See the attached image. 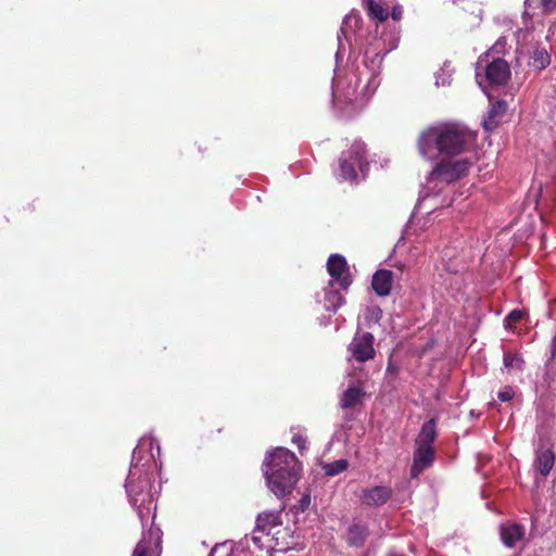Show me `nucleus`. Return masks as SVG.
<instances>
[{
    "instance_id": "obj_16",
    "label": "nucleus",
    "mask_w": 556,
    "mask_h": 556,
    "mask_svg": "<svg viewBox=\"0 0 556 556\" xmlns=\"http://www.w3.org/2000/svg\"><path fill=\"white\" fill-rule=\"evenodd\" d=\"M435 435V422L433 419L428 420L422 425L421 430L416 439L415 445L432 447Z\"/></svg>"
},
{
    "instance_id": "obj_3",
    "label": "nucleus",
    "mask_w": 556,
    "mask_h": 556,
    "mask_svg": "<svg viewBox=\"0 0 556 556\" xmlns=\"http://www.w3.org/2000/svg\"><path fill=\"white\" fill-rule=\"evenodd\" d=\"M129 501L132 506L137 507V513L142 522L148 519L152 504L154 502L151 494V479L144 473L137 465H134L130 470L125 484Z\"/></svg>"
},
{
    "instance_id": "obj_37",
    "label": "nucleus",
    "mask_w": 556,
    "mask_h": 556,
    "mask_svg": "<svg viewBox=\"0 0 556 556\" xmlns=\"http://www.w3.org/2000/svg\"><path fill=\"white\" fill-rule=\"evenodd\" d=\"M367 58V53L365 54V59ZM364 64L367 66V61H364Z\"/></svg>"
},
{
    "instance_id": "obj_2",
    "label": "nucleus",
    "mask_w": 556,
    "mask_h": 556,
    "mask_svg": "<svg viewBox=\"0 0 556 556\" xmlns=\"http://www.w3.org/2000/svg\"><path fill=\"white\" fill-rule=\"evenodd\" d=\"M267 486L277 496L283 497L295 486L300 478V463L291 451L277 447L264 460Z\"/></svg>"
},
{
    "instance_id": "obj_15",
    "label": "nucleus",
    "mask_w": 556,
    "mask_h": 556,
    "mask_svg": "<svg viewBox=\"0 0 556 556\" xmlns=\"http://www.w3.org/2000/svg\"><path fill=\"white\" fill-rule=\"evenodd\" d=\"M554 463L555 455L551 450L546 448L536 453L535 467L543 477H546L551 472Z\"/></svg>"
},
{
    "instance_id": "obj_6",
    "label": "nucleus",
    "mask_w": 556,
    "mask_h": 556,
    "mask_svg": "<svg viewBox=\"0 0 556 556\" xmlns=\"http://www.w3.org/2000/svg\"><path fill=\"white\" fill-rule=\"evenodd\" d=\"M348 351L351 357L359 363L374 358V336L369 332H357L349 344Z\"/></svg>"
},
{
    "instance_id": "obj_29",
    "label": "nucleus",
    "mask_w": 556,
    "mask_h": 556,
    "mask_svg": "<svg viewBox=\"0 0 556 556\" xmlns=\"http://www.w3.org/2000/svg\"><path fill=\"white\" fill-rule=\"evenodd\" d=\"M541 7L545 14H549L556 9V0H541Z\"/></svg>"
},
{
    "instance_id": "obj_18",
    "label": "nucleus",
    "mask_w": 556,
    "mask_h": 556,
    "mask_svg": "<svg viewBox=\"0 0 556 556\" xmlns=\"http://www.w3.org/2000/svg\"><path fill=\"white\" fill-rule=\"evenodd\" d=\"M506 111V103L504 101H498L492 104L488 118L483 122L484 128L486 130L494 129L498 124V118L503 116Z\"/></svg>"
},
{
    "instance_id": "obj_13",
    "label": "nucleus",
    "mask_w": 556,
    "mask_h": 556,
    "mask_svg": "<svg viewBox=\"0 0 556 556\" xmlns=\"http://www.w3.org/2000/svg\"><path fill=\"white\" fill-rule=\"evenodd\" d=\"M369 535L368 527L365 523L354 522L346 531V542L350 546L362 547Z\"/></svg>"
},
{
    "instance_id": "obj_14",
    "label": "nucleus",
    "mask_w": 556,
    "mask_h": 556,
    "mask_svg": "<svg viewBox=\"0 0 556 556\" xmlns=\"http://www.w3.org/2000/svg\"><path fill=\"white\" fill-rule=\"evenodd\" d=\"M372 289L380 296H386L390 293L392 287V271L388 269L378 270L372 276Z\"/></svg>"
},
{
    "instance_id": "obj_5",
    "label": "nucleus",
    "mask_w": 556,
    "mask_h": 556,
    "mask_svg": "<svg viewBox=\"0 0 556 556\" xmlns=\"http://www.w3.org/2000/svg\"><path fill=\"white\" fill-rule=\"evenodd\" d=\"M481 72H484L486 80L492 85H503L507 81L510 75V70L507 62L503 59H494L489 63L488 60L480 59L477 62L476 78L480 87L483 88L480 80Z\"/></svg>"
},
{
    "instance_id": "obj_22",
    "label": "nucleus",
    "mask_w": 556,
    "mask_h": 556,
    "mask_svg": "<svg viewBox=\"0 0 556 556\" xmlns=\"http://www.w3.org/2000/svg\"><path fill=\"white\" fill-rule=\"evenodd\" d=\"M551 63L549 55L544 48H536L531 56V65L536 70H543Z\"/></svg>"
},
{
    "instance_id": "obj_34",
    "label": "nucleus",
    "mask_w": 556,
    "mask_h": 556,
    "mask_svg": "<svg viewBox=\"0 0 556 556\" xmlns=\"http://www.w3.org/2000/svg\"><path fill=\"white\" fill-rule=\"evenodd\" d=\"M551 348H552V354L555 355L556 354V332H555V336L553 338Z\"/></svg>"
},
{
    "instance_id": "obj_4",
    "label": "nucleus",
    "mask_w": 556,
    "mask_h": 556,
    "mask_svg": "<svg viewBox=\"0 0 556 556\" xmlns=\"http://www.w3.org/2000/svg\"><path fill=\"white\" fill-rule=\"evenodd\" d=\"M368 163L366 161L365 144L355 141L348 152H343L339 159L340 176L344 180H354L356 178L355 166L364 173Z\"/></svg>"
},
{
    "instance_id": "obj_10",
    "label": "nucleus",
    "mask_w": 556,
    "mask_h": 556,
    "mask_svg": "<svg viewBox=\"0 0 556 556\" xmlns=\"http://www.w3.org/2000/svg\"><path fill=\"white\" fill-rule=\"evenodd\" d=\"M392 495V490L386 485H376L362 490L361 500L367 506H381L386 504Z\"/></svg>"
},
{
    "instance_id": "obj_17",
    "label": "nucleus",
    "mask_w": 556,
    "mask_h": 556,
    "mask_svg": "<svg viewBox=\"0 0 556 556\" xmlns=\"http://www.w3.org/2000/svg\"><path fill=\"white\" fill-rule=\"evenodd\" d=\"M344 302L342 294L333 289V282L329 281L325 288L324 307L327 311L336 312Z\"/></svg>"
},
{
    "instance_id": "obj_11",
    "label": "nucleus",
    "mask_w": 556,
    "mask_h": 556,
    "mask_svg": "<svg viewBox=\"0 0 556 556\" xmlns=\"http://www.w3.org/2000/svg\"><path fill=\"white\" fill-rule=\"evenodd\" d=\"M361 23V16L354 12H351L344 17L340 31L338 34L339 50L337 54L342 49V38L350 41L352 36L356 33V30L359 29Z\"/></svg>"
},
{
    "instance_id": "obj_27",
    "label": "nucleus",
    "mask_w": 556,
    "mask_h": 556,
    "mask_svg": "<svg viewBox=\"0 0 556 556\" xmlns=\"http://www.w3.org/2000/svg\"><path fill=\"white\" fill-rule=\"evenodd\" d=\"M382 311L378 306L368 307L366 309V319L378 323L381 318Z\"/></svg>"
},
{
    "instance_id": "obj_31",
    "label": "nucleus",
    "mask_w": 556,
    "mask_h": 556,
    "mask_svg": "<svg viewBox=\"0 0 556 556\" xmlns=\"http://www.w3.org/2000/svg\"><path fill=\"white\" fill-rule=\"evenodd\" d=\"M522 318V312L519 309H514L506 317V320L517 321Z\"/></svg>"
},
{
    "instance_id": "obj_32",
    "label": "nucleus",
    "mask_w": 556,
    "mask_h": 556,
    "mask_svg": "<svg viewBox=\"0 0 556 556\" xmlns=\"http://www.w3.org/2000/svg\"><path fill=\"white\" fill-rule=\"evenodd\" d=\"M402 14H403V10L401 7H394L392 10V13H391L392 18L395 21H399L402 17Z\"/></svg>"
},
{
    "instance_id": "obj_7",
    "label": "nucleus",
    "mask_w": 556,
    "mask_h": 556,
    "mask_svg": "<svg viewBox=\"0 0 556 556\" xmlns=\"http://www.w3.org/2000/svg\"><path fill=\"white\" fill-rule=\"evenodd\" d=\"M470 164L471 163L468 160L442 162L432 169L430 176L432 178H440L443 181L451 182L464 176Z\"/></svg>"
},
{
    "instance_id": "obj_9",
    "label": "nucleus",
    "mask_w": 556,
    "mask_h": 556,
    "mask_svg": "<svg viewBox=\"0 0 556 556\" xmlns=\"http://www.w3.org/2000/svg\"><path fill=\"white\" fill-rule=\"evenodd\" d=\"M434 460L433 447L417 446L415 445L413 465L410 467V477L418 478V476L428 467L432 465Z\"/></svg>"
},
{
    "instance_id": "obj_35",
    "label": "nucleus",
    "mask_w": 556,
    "mask_h": 556,
    "mask_svg": "<svg viewBox=\"0 0 556 556\" xmlns=\"http://www.w3.org/2000/svg\"><path fill=\"white\" fill-rule=\"evenodd\" d=\"M155 443V441L153 439H151L150 441V447L152 448L153 447V444Z\"/></svg>"
},
{
    "instance_id": "obj_30",
    "label": "nucleus",
    "mask_w": 556,
    "mask_h": 556,
    "mask_svg": "<svg viewBox=\"0 0 556 556\" xmlns=\"http://www.w3.org/2000/svg\"><path fill=\"white\" fill-rule=\"evenodd\" d=\"M292 442L298 445L300 451H303L305 448V438L301 434H294L292 437Z\"/></svg>"
},
{
    "instance_id": "obj_24",
    "label": "nucleus",
    "mask_w": 556,
    "mask_h": 556,
    "mask_svg": "<svg viewBox=\"0 0 556 556\" xmlns=\"http://www.w3.org/2000/svg\"><path fill=\"white\" fill-rule=\"evenodd\" d=\"M152 544V533H150L137 543L131 556H151Z\"/></svg>"
},
{
    "instance_id": "obj_33",
    "label": "nucleus",
    "mask_w": 556,
    "mask_h": 556,
    "mask_svg": "<svg viewBox=\"0 0 556 556\" xmlns=\"http://www.w3.org/2000/svg\"><path fill=\"white\" fill-rule=\"evenodd\" d=\"M309 503H311V496L308 494L304 495L300 501L302 510L306 509L308 507Z\"/></svg>"
},
{
    "instance_id": "obj_23",
    "label": "nucleus",
    "mask_w": 556,
    "mask_h": 556,
    "mask_svg": "<svg viewBox=\"0 0 556 556\" xmlns=\"http://www.w3.org/2000/svg\"><path fill=\"white\" fill-rule=\"evenodd\" d=\"M251 540L260 549H263L265 547L274 549L277 548L278 546V543H276L275 545L271 544L274 538L266 536V532H256V528L251 534Z\"/></svg>"
},
{
    "instance_id": "obj_12",
    "label": "nucleus",
    "mask_w": 556,
    "mask_h": 556,
    "mask_svg": "<svg viewBox=\"0 0 556 556\" xmlns=\"http://www.w3.org/2000/svg\"><path fill=\"white\" fill-rule=\"evenodd\" d=\"M526 530L518 523H508L501 527V539L505 546L514 547L525 536Z\"/></svg>"
},
{
    "instance_id": "obj_28",
    "label": "nucleus",
    "mask_w": 556,
    "mask_h": 556,
    "mask_svg": "<svg viewBox=\"0 0 556 556\" xmlns=\"http://www.w3.org/2000/svg\"><path fill=\"white\" fill-rule=\"evenodd\" d=\"M514 390L510 387L504 388L502 391L498 392L497 397L502 402H508L514 397Z\"/></svg>"
},
{
    "instance_id": "obj_8",
    "label": "nucleus",
    "mask_w": 556,
    "mask_h": 556,
    "mask_svg": "<svg viewBox=\"0 0 556 556\" xmlns=\"http://www.w3.org/2000/svg\"><path fill=\"white\" fill-rule=\"evenodd\" d=\"M327 270L340 287L346 290L352 283L345 258L340 254H332L327 262Z\"/></svg>"
},
{
    "instance_id": "obj_25",
    "label": "nucleus",
    "mask_w": 556,
    "mask_h": 556,
    "mask_svg": "<svg viewBox=\"0 0 556 556\" xmlns=\"http://www.w3.org/2000/svg\"><path fill=\"white\" fill-rule=\"evenodd\" d=\"M349 466L348 460L338 459L332 463L325 464L323 469L327 476H336L343 472Z\"/></svg>"
},
{
    "instance_id": "obj_1",
    "label": "nucleus",
    "mask_w": 556,
    "mask_h": 556,
    "mask_svg": "<svg viewBox=\"0 0 556 556\" xmlns=\"http://www.w3.org/2000/svg\"><path fill=\"white\" fill-rule=\"evenodd\" d=\"M471 141L472 135L467 129L454 124H440L424 130L417 146L422 157L433 161L440 154L452 156L465 152Z\"/></svg>"
},
{
    "instance_id": "obj_19",
    "label": "nucleus",
    "mask_w": 556,
    "mask_h": 556,
    "mask_svg": "<svg viewBox=\"0 0 556 556\" xmlns=\"http://www.w3.org/2000/svg\"><path fill=\"white\" fill-rule=\"evenodd\" d=\"M364 391L359 387L351 386L349 387L342 394L341 397V406L342 408H351L359 403L361 399L364 396Z\"/></svg>"
},
{
    "instance_id": "obj_21",
    "label": "nucleus",
    "mask_w": 556,
    "mask_h": 556,
    "mask_svg": "<svg viewBox=\"0 0 556 556\" xmlns=\"http://www.w3.org/2000/svg\"><path fill=\"white\" fill-rule=\"evenodd\" d=\"M363 5L370 17L383 22L388 17V11L374 0H363Z\"/></svg>"
},
{
    "instance_id": "obj_36",
    "label": "nucleus",
    "mask_w": 556,
    "mask_h": 556,
    "mask_svg": "<svg viewBox=\"0 0 556 556\" xmlns=\"http://www.w3.org/2000/svg\"><path fill=\"white\" fill-rule=\"evenodd\" d=\"M157 454H160L161 447L156 444Z\"/></svg>"
},
{
    "instance_id": "obj_26",
    "label": "nucleus",
    "mask_w": 556,
    "mask_h": 556,
    "mask_svg": "<svg viewBox=\"0 0 556 556\" xmlns=\"http://www.w3.org/2000/svg\"><path fill=\"white\" fill-rule=\"evenodd\" d=\"M503 361H504V366L507 369L522 370L523 359L521 358L520 355L513 354L510 352H505Z\"/></svg>"
},
{
    "instance_id": "obj_20",
    "label": "nucleus",
    "mask_w": 556,
    "mask_h": 556,
    "mask_svg": "<svg viewBox=\"0 0 556 556\" xmlns=\"http://www.w3.org/2000/svg\"><path fill=\"white\" fill-rule=\"evenodd\" d=\"M278 515L274 513H262L256 518V532H266V536H269L271 527L277 526Z\"/></svg>"
}]
</instances>
